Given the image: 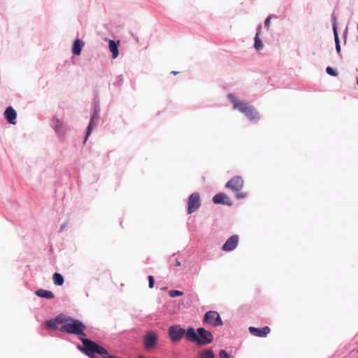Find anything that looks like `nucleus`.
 I'll use <instances>...</instances> for the list:
<instances>
[{
    "mask_svg": "<svg viewBox=\"0 0 358 358\" xmlns=\"http://www.w3.org/2000/svg\"><path fill=\"white\" fill-rule=\"evenodd\" d=\"M201 205L200 196L199 193H192L188 199L187 212L191 214L196 211Z\"/></svg>",
    "mask_w": 358,
    "mask_h": 358,
    "instance_id": "obj_5",
    "label": "nucleus"
},
{
    "mask_svg": "<svg viewBox=\"0 0 358 358\" xmlns=\"http://www.w3.org/2000/svg\"><path fill=\"white\" fill-rule=\"evenodd\" d=\"M357 352H358V350H357Z\"/></svg>",
    "mask_w": 358,
    "mask_h": 358,
    "instance_id": "obj_38",
    "label": "nucleus"
},
{
    "mask_svg": "<svg viewBox=\"0 0 358 358\" xmlns=\"http://www.w3.org/2000/svg\"><path fill=\"white\" fill-rule=\"evenodd\" d=\"M239 242V237L238 235H233L230 236L222 245V250L225 252H230L234 250L238 245Z\"/></svg>",
    "mask_w": 358,
    "mask_h": 358,
    "instance_id": "obj_9",
    "label": "nucleus"
},
{
    "mask_svg": "<svg viewBox=\"0 0 358 358\" xmlns=\"http://www.w3.org/2000/svg\"><path fill=\"white\" fill-rule=\"evenodd\" d=\"M61 321L63 322L62 327L59 328L61 332L86 336L85 333L86 327L81 321L64 315L63 320Z\"/></svg>",
    "mask_w": 358,
    "mask_h": 358,
    "instance_id": "obj_1",
    "label": "nucleus"
},
{
    "mask_svg": "<svg viewBox=\"0 0 358 358\" xmlns=\"http://www.w3.org/2000/svg\"><path fill=\"white\" fill-rule=\"evenodd\" d=\"M96 353L99 354L103 358H106L108 356V352L107 350H106L104 348L100 346L99 345V347L97 348Z\"/></svg>",
    "mask_w": 358,
    "mask_h": 358,
    "instance_id": "obj_23",
    "label": "nucleus"
},
{
    "mask_svg": "<svg viewBox=\"0 0 358 358\" xmlns=\"http://www.w3.org/2000/svg\"><path fill=\"white\" fill-rule=\"evenodd\" d=\"M336 52H337L338 53H339V52H340V51H341V45H340V44H336Z\"/></svg>",
    "mask_w": 358,
    "mask_h": 358,
    "instance_id": "obj_32",
    "label": "nucleus"
},
{
    "mask_svg": "<svg viewBox=\"0 0 358 358\" xmlns=\"http://www.w3.org/2000/svg\"><path fill=\"white\" fill-rule=\"evenodd\" d=\"M334 36H335L336 45V44H340L339 38H338V34H337V32H336V30L335 28L334 29Z\"/></svg>",
    "mask_w": 358,
    "mask_h": 358,
    "instance_id": "obj_29",
    "label": "nucleus"
},
{
    "mask_svg": "<svg viewBox=\"0 0 358 358\" xmlns=\"http://www.w3.org/2000/svg\"><path fill=\"white\" fill-rule=\"evenodd\" d=\"M52 279L55 285L61 286L64 284V280L63 276L59 273H55Z\"/></svg>",
    "mask_w": 358,
    "mask_h": 358,
    "instance_id": "obj_22",
    "label": "nucleus"
},
{
    "mask_svg": "<svg viewBox=\"0 0 358 358\" xmlns=\"http://www.w3.org/2000/svg\"><path fill=\"white\" fill-rule=\"evenodd\" d=\"M157 335L153 331H148L144 336V348L150 350L157 345Z\"/></svg>",
    "mask_w": 358,
    "mask_h": 358,
    "instance_id": "obj_8",
    "label": "nucleus"
},
{
    "mask_svg": "<svg viewBox=\"0 0 358 358\" xmlns=\"http://www.w3.org/2000/svg\"><path fill=\"white\" fill-rule=\"evenodd\" d=\"M203 321L205 323L213 327H219L223 324L221 317L216 311H208L205 313Z\"/></svg>",
    "mask_w": 358,
    "mask_h": 358,
    "instance_id": "obj_3",
    "label": "nucleus"
},
{
    "mask_svg": "<svg viewBox=\"0 0 358 358\" xmlns=\"http://www.w3.org/2000/svg\"><path fill=\"white\" fill-rule=\"evenodd\" d=\"M250 333L255 336L265 337L270 332V328L268 327H264L263 328H256L253 327H249Z\"/></svg>",
    "mask_w": 358,
    "mask_h": 358,
    "instance_id": "obj_11",
    "label": "nucleus"
},
{
    "mask_svg": "<svg viewBox=\"0 0 358 358\" xmlns=\"http://www.w3.org/2000/svg\"><path fill=\"white\" fill-rule=\"evenodd\" d=\"M187 340L189 341H193L197 343V340H199V336L196 333L195 330L192 327H189L185 331V334Z\"/></svg>",
    "mask_w": 358,
    "mask_h": 358,
    "instance_id": "obj_14",
    "label": "nucleus"
},
{
    "mask_svg": "<svg viewBox=\"0 0 358 358\" xmlns=\"http://www.w3.org/2000/svg\"><path fill=\"white\" fill-rule=\"evenodd\" d=\"M271 17L270 16H268V17L266 19V20H265V22H264V24H265V26H266L267 28H268V27H269L270 22H271Z\"/></svg>",
    "mask_w": 358,
    "mask_h": 358,
    "instance_id": "obj_30",
    "label": "nucleus"
},
{
    "mask_svg": "<svg viewBox=\"0 0 358 358\" xmlns=\"http://www.w3.org/2000/svg\"><path fill=\"white\" fill-rule=\"evenodd\" d=\"M228 199L227 196L223 193H219L215 194L213 201L215 203H224V199Z\"/></svg>",
    "mask_w": 358,
    "mask_h": 358,
    "instance_id": "obj_21",
    "label": "nucleus"
},
{
    "mask_svg": "<svg viewBox=\"0 0 358 358\" xmlns=\"http://www.w3.org/2000/svg\"><path fill=\"white\" fill-rule=\"evenodd\" d=\"M326 72L329 75L332 76H336L338 75L337 73L336 72V71L334 69H333V68H331V66L327 67Z\"/></svg>",
    "mask_w": 358,
    "mask_h": 358,
    "instance_id": "obj_26",
    "label": "nucleus"
},
{
    "mask_svg": "<svg viewBox=\"0 0 358 358\" xmlns=\"http://www.w3.org/2000/svg\"><path fill=\"white\" fill-rule=\"evenodd\" d=\"M63 318H64V315L60 314V315H57L55 319L46 321L45 325L48 327L56 329L57 325L58 324H62L63 322H62L61 320H63Z\"/></svg>",
    "mask_w": 358,
    "mask_h": 358,
    "instance_id": "obj_13",
    "label": "nucleus"
},
{
    "mask_svg": "<svg viewBox=\"0 0 358 358\" xmlns=\"http://www.w3.org/2000/svg\"><path fill=\"white\" fill-rule=\"evenodd\" d=\"M35 294H36V295H37L39 297L48 299H51L55 297L54 294L51 291L43 289H39L36 290Z\"/></svg>",
    "mask_w": 358,
    "mask_h": 358,
    "instance_id": "obj_17",
    "label": "nucleus"
},
{
    "mask_svg": "<svg viewBox=\"0 0 358 358\" xmlns=\"http://www.w3.org/2000/svg\"><path fill=\"white\" fill-rule=\"evenodd\" d=\"M4 117L10 124H15L17 113L13 107L8 106L4 111Z\"/></svg>",
    "mask_w": 358,
    "mask_h": 358,
    "instance_id": "obj_12",
    "label": "nucleus"
},
{
    "mask_svg": "<svg viewBox=\"0 0 358 358\" xmlns=\"http://www.w3.org/2000/svg\"><path fill=\"white\" fill-rule=\"evenodd\" d=\"M244 115L252 122H257L259 120V115L256 110L250 106Z\"/></svg>",
    "mask_w": 358,
    "mask_h": 358,
    "instance_id": "obj_15",
    "label": "nucleus"
},
{
    "mask_svg": "<svg viewBox=\"0 0 358 358\" xmlns=\"http://www.w3.org/2000/svg\"><path fill=\"white\" fill-rule=\"evenodd\" d=\"M357 84L358 85V78H357Z\"/></svg>",
    "mask_w": 358,
    "mask_h": 358,
    "instance_id": "obj_36",
    "label": "nucleus"
},
{
    "mask_svg": "<svg viewBox=\"0 0 358 358\" xmlns=\"http://www.w3.org/2000/svg\"><path fill=\"white\" fill-rule=\"evenodd\" d=\"M171 73H173V75H177L178 73V71H172Z\"/></svg>",
    "mask_w": 358,
    "mask_h": 358,
    "instance_id": "obj_34",
    "label": "nucleus"
},
{
    "mask_svg": "<svg viewBox=\"0 0 358 358\" xmlns=\"http://www.w3.org/2000/svg\"><path fill=\"white\" fill-rule=\"evenodd\" d=\"M90 358H95L94 354H91V356H89Z\"/></svg>",
    "mask_w": 358,
    "mask_h": 358,
    "instance_id": "obj_35",
    "label": "nucleus"
},
{
    "mask_svg": "<svg viewBox=\"0 0 358 358\" xmlns=\"http://www.w3.org/2000/svg\"><path fill=\"white\" fill-rule=\"evenodd\" d=\"M185 334V330L180 326H171L169 329V334L173 342H178Z\"/></svg>",
    "mask_w": 358,
    "mask_h": 358,
    "instance_id": "obj_7",
    "label": "nucleus"
},
{
    "mask_svg": "<svg viewBox=\"0 0 358 358\" xmlns=\"http://www.w3.org/2000/svg\"><path fill=\"white\" fill-rule=\"evenodd\" d=\"M175 265L176 266H180L181 265L180 261L178 259H175Z\"/></svg>",
    "mask_w": 358,
    "mask_h": 358,
    "instance_id": "obj_33",
    "label": "nucleus"
},
{
    "mask_svg": "<svg viewBox=\"0 0 358 358\" xmlns=\"http://www.w3.org/2000/svg\"><path fill=\"white\" fill-rule=\"evenodd\" d=\"M261 27L262 26L259 25V28H258V31L257 33L256 34V36L255 37V44H254V47L257 50H260L262 48H263V43L261 41V39L259 38V33H260V29H261Z\"/></svg>",
    "mask_w": 358,
    "mask_h": 358,
    "instance_id": "obj_20",
    "label": "nucleus"
},
{
    "mask_svg": "<svg viewBox=\"0 0 358 358\" xmlns=\"http://www.w3.org/2000/svg\"><path fill=\"white\" fill-rule=\"evenodd\" d=\"M229 98L234 104V108L238 109L243 114L247 112L251 106H249L248 103L243 101L237 100L232 94L229 95Z\"/></svg>",
    "mask_w": 358,
    "mask_h": 358,
    "instance_id": "obj_10",
    "label": "nucleus"
},
{
    "mask_svg": "<svg viewBox=\"0 0 358 358\" xmlns=\"http://www.w3.org/2000/svg\"><path fill=\"white\" fill-rule=\"evenodd\" d=\"M201 358H215V356L213 352L211 350H208L202 353Z\"/></svg>",
    "mask_w": 358,
    "mask_h": 358,
    "instance_id": "obj_24",
    "label": "nucleus"
},
{
    "mask_svg": "<svg viewBox=\"0 0 358 358\" xmlns=\"http://www.w3.org/2000/svg\"><path fill=\"white\" fill-rule=\"evenodd\" d=\"M108 47L110 51L112 52V57L113 59L117 58L119 55L117 44L114 41L110 40L108 43Z\"/></svg>",
    "mask_w": 358,
    "mask_h": 358,
    "instance_id": "obj_19",
    "label": "nucleus"
},
{
    "mask_svg": "<svg viewBox=\"0 0 358 358\" xmlns=\"http://www.w3.org/2000/svg\"><path fill=\"white\" fill-rule=\"evenodd\" d=\"M220 358H231L226 350H221L219 352Z\"/></svg>",
    "mask_w": 358,
    "mask_h": 358,
    "instance_id": "obj_27",
    "label": "nucleus"
},
{
    "mask_svg": "<svg viewBox=\"0 0 358 358\" xmlns=\"http://www.w3.org/2000/svg\"><path fill=\"white\" fill-rule=\"evenodd\" d=\"M226 187L236 192V196L238 199H243L246 196V193L239 192L243 187V180L240 176L233 177L227 182Z\"/></svg>",
    "mask_w": 358,
    "mask_h": 358,
    "instance_id": "obj_2",
    "label": "nucleus"
},
{
    "mask_svg": "<svg viewBox=\"0 0 358 358\" xmlns=\"http://www.w3.org/2000/svg\"><path fill=\"white\" fill-rule=\"evenodd\" d=\"M98 120H99V115H98L97 112L95 111L91 117L90 122L87 127V134L85 136V141H86L87 137L91 134V131H92L93 127L95 126V121H97Z\"/></svg>",
    "mask_w": 358,
    "mask_h": 358,
    "instance_id": "obj_16",
    "label": "nucleus"
},
{
    "mask_svg": "<svg viewBox=\"0 0 358 358\" xmlns=\"http://www.w3.org/2000/svg\"><path fill=\"white\" fill-rule=\"evenodd\" d=\"M197 332L199 336L197 343L207 345L213 342V336L209 331L206 330L204 328H199Z\"/></svg>",
    "mask_w": 358,
    "mask_h": 358,
    "instance_id": "obj_6",
    "label": "nucleus"
},
{
    "mask_svg": "<svg viewBox=\"0 0 358 358\" xmlns=\"http://www.w3.org/2000/svg\"><path fill=\"white\" fill-rule=\"evenodd\" d=\"M57 125L55 127L57 132H59L61 124L57 121Z\"/></svg>",
    "mask_w": 358,
    "mask_h": 358,
    "instance_id": "obj_31",
    "label": "nucleus"
},
{
    "mask_svg": "<svg viewBox=\"0 0 358 358\" xmlns=\"http://www.w3.org/2000/svg\"><path fill=\"white\" fill-rule=\"evenodd\" d=\"M83 46V43L79 40L76 39L73 42V48H72V52L75 55H80L82 50V47Z\"/></svg>",
    "mask_w": 358,
    "mask_h": 358,
    "instance_id": "obj_18",
    "label": "nucleus"
},
{
    "mask_svg": "<svg viewBox=\"0 0 358 358\" xmlns=\"http://www.w3.org/2000/svg\"><path fill=\"white\" fill-rule=\"evenodd\" d=\"M141 358H143V357H141Z\"/></svg>",
    "mask_w": 358,
    "mask_h": 358,
    "instance_id": "obj_37",
    "label": "nucleus"
},
{
    "mask_svg": "<svg viewBox=\"0 0 358 358\" xmlns=\"http://www.w3.org/2000/svg\"><path fill=\"white\" fill-rule=\"evenodd\" d=\"M80 339L83 344V348L79 347V348L87 355L91 356V354L96 353L99 347L98 344L87 338H80Z\"/></svg>",
    "mask_w": 358,
    "mask_h": 358,
    "instance_id": "obj_4",
    "label": "nucleus"
},
{
    "mask_svg": "<svg viewBox=\"0 0 358 358\" xmlns=\"http://www.w3.org/2000/svg\"><path fill=\"white\" fill-rule=\"evenodd\" d=\"M182 294H183V293L178 290H171L169 292V296L171 297H176V296H181Z\"/></svg>",
    "mask_w": 358,
    "mask_h": 358,
    "instance_id": "obj_25",
    "label": "nucleus"
},
{
    "mask_svg": "<svg viewBox=\"0 0 358 358\" xmlns=\"http://www.w3.org/2000/svg\"><path fill=\"white\" fill-rule=\"evenodd\" d=\"M148 281H149V287L150 288H153L154 283H155V280H154V278H153L152 275H149L148 276Z\"/></svg>",
    "mask_w": 358,
    "mask_h": 358,
    "instance_id": "obj_28",
    "label": "nucleus"
}]
</instances>
